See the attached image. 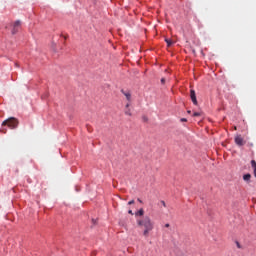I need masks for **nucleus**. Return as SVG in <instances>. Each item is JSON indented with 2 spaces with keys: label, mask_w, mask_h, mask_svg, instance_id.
Instances as JSON below:
<instances>
[{
  "label": "nucleus",
  "mask_w": 256,
  "mask_h": 256,
  "mask_svg": "<svg viewBox=\"0 0 256 256\" xmlns=\"http://www.w3.org/2000/svg\"><path fill=\"white\" fill-rule=\"evenodd\" d=\"M137 225L143 229L144 237H149V233L154 229V222L148 215L142 217L141 219H137Z\"/></svg>",
  "instance_id": "f257e3e1"
},
{
  "label": "nucleus",
  "mask_w": 256,
  "mask_h": 256,
  "mask_svg": "<svg viewBox=\"0 0 256 256\" xmlns=\"http://www.w3.org/2000/svg\"><path fill=\"white\" fill-rule=\"evenodd\" d=\"M18 120L14 117H10L2 122V127L8 126L10 129H16L18 127Z\"/></svg>",
  "instance_id": "f03ea898"
},
{
  "label": "nucleus",
  "mask_w": 256,
  "mask_h": 256,
  "mask_svg": "<svg viewBox=\"0 0 256 256\" xmlns=\"http://www.w3.org/2000/svg\"><path fill=\"white\" fill-rule=\"evenodd\" d=\"M235 144L239 147H243L246 145L245 139L242 137V135H236L235 136Z\"/></svg>",
  "instance_id": "7ed1b4c3"
},
{
  "label": "nucleus",
  "mask_w": 256,
  "mask_h": 256,
  "mask_svg": "<svg viewBox=\"0 0 256 256\" xmlns=\"http://www.w3.org/2000/svg\"><path fill=\"white\" fill-rule=\"evenodd\" d=\"M21 27V21L17 20L12 24V35H16Z\"/></svg>",
  "instance_id": "20e7f679"
},
{
  "label": "nucleus",
  "mask_w": 256,
  "mask_h": 256,
  "mask_svg": "<svg viewBox=\"0 0 256 256\" xmlns=\"http://www.w3.org/2000/svg\"><path fill=\"white\" fill-rule=\"evenodd\" d=\"M190 98H191V101L192 103L197 106L198 105V100H197V96H196V91L191 89L190 90Z\"/></svg>",
  "instance_id": "39448f33"
},
{
  "label": "nucleus",
  "mask_w": 256,
  "mask_h": 256,
  "mask_svg": "<svg viewBox=\"0 0 256 256\" xmlns=\"http://www.w3.org/2000/svg\"><path fill=\"white\" fill-rule=\"evenodd\" d=\"M121 93L125 96L126 100L128 102H131L132 100V94L130 91H124V90H121Z\"/></svg>",
  "instance_id": "423d86ee"
},
{
  "label": "nucleus",
  "mask_w": 256,
  "mask_h": 256,
  "mask_svg": "<svg viewBox=\"0 0 256 256\" xmlns=\"http://www.w3.org/2000/svg\"><path fill=\"white\" fill-rule=\"evenodd\" d=\"M124 114H125L126 116H129V117L132 116V112H131V109H130V103H127V104L125 105Z\"/></svg>",
  "instance_id": "0eeeda50"
},
{
  "label": "nucleus",
  "mask_w": 256,
  "mask_h": 256,
  "mask_svg": "<svg viewBox=\"0 0 256 256\" xmlns=\"http://www.w3.org/2000/svg\"><path fill=\"white\" fill-rule=\"evenodd\" d=\"M251 178H252V175L250 173H247V174L243 175V180L245 182H250Z\"/></svg>",
  "instance_id": "6e6552de"
},
{
  "label": "nucleus",
  "mask_w": 256,
  "mask_h": 256,
  "mask_svg": "<svg viewBox=\"0 0 256 256\" xmlns=\"http://www.w3.org/2000/svg\"><path fill=\"white\" fill-rule=\"evenodd\" d=\"M135 216H144V209L140 208L136 213Z\"/></svg>",
  "instance_id": "1a4fd4ad"
},
{
  "label": "nucleus",
  "mask_w": 256,
  "mask_h": 256,
  "mask_svg": "<svg viewBox=\"0 0 256 256\" xmlns=\"http://www.w3.org/2000/svg\"><path fill=\"white\" fill-rule=\"evenodd\" d=\"M165 42L168 47H171L173 45V41L171 39H165Z\"/></svg>",
  "instance_id": "9d476101"
},
{
  "label": "nucleus",
  "mask_w": 256,
  "mask_h": 256,
  "mask_svg": "<svg viewBox=\"0 0 256 256\" xmlns=\"http://www.w3.org/2000/svg\"><path fill=\"white\" fill-rule=\"evenodd\" d=\"M251 167L254 169H256V160H251Z\"/></svg>",
  "instance_id": "9b49d317"
},
{
  "label": "nucleus",
  "mask_w": 256,
  "mask_h": 256,
  "mask_svg": "<svg viewBox=\"0 0 256 256\" xmlns=\"http://www.w3.org/2000/svg\"><path fill=\"white\" fill-rule=\"evenodd\" d=\"M201 116V113L200 112H194L193 113V117H200Z\"/></svg>",
  "instance_id": "f8f14e48"
},
{
  "label": "nucleus",
  "mask_w": 256,
  "mask_h": 256,
  "mask_svg": "<svg viewBox=\"0 0 256 256\" xmlns=\"http://www.w3.org/2000/svg\"><path fill=\"white\" fill-rule=\"evenodd\" d=\"M161 204H162V206H163L164 208L167 207L166 202H165L164 200L161 201Z\"/></svg>",
  "instance_id": "ddd939ff"
},
{
  "label": "nucleus",
  "mask_w": 256,
  "mask_h": 256,
  "mask_svg": "<svg viewBox=\"0 0 256 256\" xmlns=\"http://www.w3.org/2000/svg\"><path fill=\"white\" fill-rule=\"evenodd\" d=\"M133 204H135V200H130V201L128 202V205H133Z\"/></svg>",
  "instance_id": "4468645a"
},
{
  "label": "nucleus",
  "mask_w": 256,
  "mask_h": 256,
  "mask_svg": "<svg viewBox=\"0 0 256 256\" xmlns=\"http://www.w3.org/2000/svg\"><path fill=\"white\" fill-rule=\"evenodd\" d=\"M128 214H129V215H131V216H133V215H134V213H133V211H132V210H128Z\"/></svg>",
  "instance_id": "2eb2a0df"
},
{
  "label": "nucleus",
  "mask_w": 256,
  "mask_h": 256,
  "mask_svg": "<svg viewBox=\"0 0 256 256\" xmlns=\"http://www.w3.org/2000/svg\"><path fill=\"white\" fill-rule=\"evenodd\" d=\"M165 82H166L165 78H162V79H161V83H162V84H165Z\"/></svg>",
  "instance_id": "dca6fc26"
},
{
  "label": "nucleus",
  "mask_w": 256,
  "mask_h": 256,
  "mask_svg": "<svg viewBox=\"0 0 256 256\" xmlns=\"http://www.w3.org/2000/svg\"><path fill=\"white\" fill-rule=\"evenodd\" d=\"M180 121H181V122H187V119H186V118H181Z\"/></svg>",
  "instance_id": "f3484780"
},
{
  "label": "nucleus",
  "mask_w": 256,
  "mask_h": 256,
  "mask_svg": "<svg viewBox=\"0 0 256 256\" xmlns=\"http://www.w3.org/2000/svg\"><path fill=\"white\" fill-rule=\"evenodd\" d=\"M170 227V224L169 223H166L165 224V228H169Z\"/></svg>",
  "instance_id": "a211bd4d"
},
{
  "label": "nucleus",
  "mask_w": 256,
  "mask_h": 256,
  "mask_svg": "<svg viewBox=\"0 0 256 256\" xmlns=\"http://www.w3.org/2000/svg\"><path fill=\"white\" fill-rule=\"evenodd\" d=\"M254 177L256 178V168L254 169Z\"/></svg>",
  "instance_id": "6ab92c4d"
},
{
  "label": "nucleus",
  "mask_w": 256,
  "mask_h": 256,
  "mask_svg": "<svg viewBox=\"0 0 256 256\" xmlns=\"http://www.w3.org/2000/svg\"><path fill=\"white\" fill-rule=\"evenodd\" d=\"M137 201H138L139 203H142V200H141L140 198H138Z\"/></svg>",
  "instance_id": "aec40b11"
},
{
  "label": "nucleus",
  "mask_w": 256,
  "mask_h": 256,
  "mask_svg": "<svg viewBox=\"0 0 256 256\" xmlns=\"http://www.w3.org/2000/svg\"><path fill=\"white\" fill-rule=\"evenodd\" d=\"M188 114H191V111H187Z\"/></svg>",
  "instance_id": "412c9836"
}]
</instances>
